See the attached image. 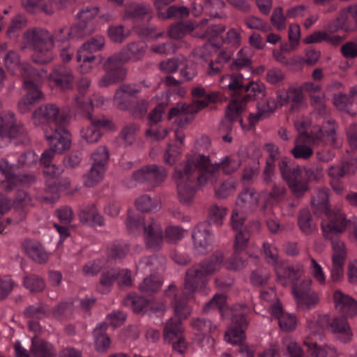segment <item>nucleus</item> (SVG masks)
<instances>
[{
    "label": "nucleus",
    "mask_w": 357,
    "mask_h": 357,
    "mask_svg": "<svg viewBox=\"0 0 357 357\" xmlns=\"http://www.w3.org/2000/svg\"><path fill=\"white\" fill-rule=\"evenodd\" d=\"M287 194V189L282 184L274 185L271 192L260 194L253 188H245L238 195L236 206L231 217V224L236 232L234 255L227 259L225 266L227 269L237 271L245 266L248 252L245 248L250 232L258 231L259 221H253L248 228L245 225V213H252L259 208L264 213L272 212V208L282 204Z\"/></svg>",
    "instance_id": "obj_1"
},
{
    "label": "nucleus",
    "mask_w": 357,
    "mask_h": 357,
    "mask_svg": "<svg viewBox=\"0 0 357 357\" xmlns=\"http://www.w3.org/2000/svg\"><path fill=\"white\" fill-rule=\"evenodd\" d=\"M96 6H84L77 14L78 21L70 29L67 27L59 28L52 35L47 30L42 28H32L27 30L23 36L24 46L33 50L32 59L38 63H47L53 60L54 42H61L59 46L60 57L63 63L68 62L73 58L75 48L70 45L69 38L80 39L91 34L95 29L93 18L98 13Z\"/></svg>",
    "instance_id": "obj_2"
},
{
    "label": "nucleus",
    "mask_w": 357,
    "mask_h": 357,
    "mask_svg": "<svg viewBox=\"0 0 357 357\" xmlns=\"http://www.w3.org/2000/svg\"><path fill=\"white\" fill-rule=\"evenodd\" d=\"M223 259L222 253L217 251L199 264L188 268L181 292L174 284L169 285L168 289L165 291V303L169 302L174 308L175 317L166 322L163 335H181L183 333L181 320L191 312L188 301L194 298L196 291L202 294L208 293V282L211 275L220 268Z\"/></svg>",
    "instance_id": "obj_3"
},
{
    "label": "nucleus",
    "mask_w": 357,
    "mask_h": 357,
    "mask_svg": "<svg viewBox=\"0 0 357 357\" xmlns=\"http://www.w3.org/2000/svg\"><path fill=\"white\" fill-rule=\"evenodd\" d=\"M219 83L220 87L231 97L225 118L221 121L220 130L226 132L231 130L234 121L239 122L244 128L241 114L245 104L265 96L264 84L254 81L245 83L243 75L236 73L222 75L220 77Z\"/></svg>",
    "instance_id": "obj_4"
},
{
    "label": "nucleus",
    "mask_w": 357,
    "mask_h": 357,
    "mask_svg": "<svg viewBox=\"0 0 357 357\" xmlns=\"http://www.w3.org/2000/svg\"><path fill=\"white\" fill-rule=\"evenodd\" d=\"M203 33L199 36L208 40V43L202 48L197 49L195 54L206 61H208L206 52L211 47L215 49L216 54L214 59H209L206 73L208 75L214 77L220 75L225 66L230 61L234 50L241 42V33L238 29H230L225 37H220L225 26L222 24H213L212 22L206 24V26L201 24Z\"/></svg>",
    "instance_id": "obj_5"
},
{
    "label": "nucleus",
    "mask_w": 357,
    "mask_h": 357,
    "mask_svg": "<svg viewBox=\"0 0 357 357\" xmlns=\"http://www.w3.org/2000/svg\"><path fill=\"white\" fill-rule=\"evenodd\" d=\"M70 116L68 112L61 110L54 104L44 105L33 113L34 124L42 127L50 146L42 154L43 162H47L52 153H61L70 149V135L66 128Z\"/></svg>",
    "instance_id": "obj_6"
},
{
    "label": "nucleus",
    "mask_w": 357,
    "mask_h": 357,
    "mask_svg": "<svg viewBox=\"0 0 357 357\" xmlns=\"http://www.w3.org/2000/svg\"><path fill=\"white\" fill-rule=\"evenodd\" d=\"M263 248L266 261L274 267L279 282L283 286L291 285L298 305L305 309L314 307L319 301V297L311 289L312 280L307 279L298 282L302 275V266H290L279 261L277 248L268 242L264 243Z\"/></svg>",
    "instance_id": "obj_7"
},
{
    "label": "nucleus",
    "mask_w": 357,
    "mask_h": 357,
    "mask_svg": "<svg viewBox=\"0 0 357 357\" xmlns=\"http://www.w3.org/2000/svg\"><path fill=\"white\" fill-rule=\"evenodd\" d=\"M4 63L7 70L12 74L23 78V87L26 94L18 103V109L22 114L26 113L38 102L43 100L45 95L37 86V82L43 77L38 70L26 63H21L19 54L10 50L4 56Z\"/></svg>",
    "instance_id": "obj_8"
},
{
    "label": "nucleus",
    "mask_w": 357,
    "mask_h": 357,
    "mask_svg": "<svg viewBox=\"0 0 357 357\" xmlns=\"http://www.w3.org/2000/svg\"><path fill=\"white\" fill-rule=\"evenodd\" d=\"M201 159L192 153L188 155L186 161L174 169V178L176 182L178 198L183 205L192 204L199 187L204 183H210L208 176L198 163Z\"/></svg>",
    "instance_id": "obj_9"
},
{
    "label": "nucleus",
    "mask_w": 357,
    "mask_h": 357,
    "mask_svg": "<svg viewBox=\"0 0 357 357\" xmlns=\"http://www.w3.org/2000/svg\"><path fill=\"white\" fill-rule=\"evenodd\" d=\"M337 128L335 121L331 119L323 122L321 126H314L310 133L298 135L291 154L296 159L307 160L313 155L312 146H325L329 144L333 148L340 147L342 141L337 139Z\"/></svg>",
    "instance_id": "obj_10"
},
{
    "label": "nucleus",
    "mask_w": 357,
    "mask_h": 357,
    "mask_svg": "<svg viewBox=\"0 0 357 357\" xmlns=\"http://www.w3.org/2000/svg\"><path fill=\"white\" fill-rule=\"evenodd\" d=\"M192 94L194 98L196 99L193 105H178L172 108L168 114V119H174V123L177 126V128L174 130V136L181 144H183L184 139L182 128L193 120L194 114L199 109L208 106L209 102H215L218 98L216 93H209L201 86L193 89Z\"/></svg>",
    "instance_id": "obj_11"
},
{
    "label": "nucleus",
    "mask_w": 357,
    "mask_h": 357,
    "mask_svg": "<svg viewBox=\"0 0 357 357\" xmlns=\"http://www.w3.org/2000/svg\"><path fill=\"white\" fill-rule=\"evenodd\" d=\"M146 45L142 42H132L124 47L119 54H114L105 61V75L100 79L99 86L107 87L122 81L126 76L123 64L131 60L140 59L145 53Z\"/></svg>",
    "instance_id": "obj_12"
},
{
    "label": "nucleus",
    "mask_w": 357,
    "mask_h": 357,
    "mask_svg": "<svg viewBox=\"0 0 357 357\" xmlns=\"http://www.w3.org/2000/svg\"><path fill=\"white\" fill-rule=\"evenodd\" d=\"M216 309L223 319L230 320L228 326L231 335H245L248 325V316L252 309L244 303H236L229 307L227 305V296L223 294H216L213 298L206 304L204 312ZM224 335H229L227 331Z\"/></svg>",
    "instance_id": "obj_13"
},
{
    "label": "nucleus",
    "mask_w": 357,
    "mask_h": 357,
    "mask_svg": "<svg viewBox=\"0 0 357 357\" xmlns=\"http://www.w3.org/2000/svg\"><path fill=\"white\" fill-rule=\"evenodd\" d=\"M37 160V155L31 150L24 152L18 157L17 165L12 163L8 158L1 159L0 172L5 177V180L0 183L1 188L10 191L18 186L26 187L33 183L35 176L22 173L20 168L31 167Z\"/></svg>",
    "instance_id": "obj_14"
},
{
    "label": "nucleus",
    "mask_w": 357,
    "mask_h": 357,
    "mask_svg": "<svg viewBox=\"0 0 357 357\" xmlns=\"http://www.w3.org/2000/svg\"><path fill=\"white\" fill-rule=\"evenodd\" d=\"M289 158H283L279 162V170L292 194L301 197L309 190L310 181H319L323 176L322 168L310 167L303 169L293 165Z\"/></svg>",
    "instance_id": "obj_15"
},
{
    "label": "nucleus",
    "mask_w": 357,
    "mask_h": 357,
    "mask_svg": "<svg viewBox=\"0 0 357 357\" xmlns=\"http://www.w3.org/2000/svg\"><path fill=\"white\" fill-rule=\"evenodd\" d=\"M304 91L309 93L314 112L319 116L326 115L327 110L324 94L321 91L320 86L312 82H305L300 87L278 91L277 93L278 102L281 105L291 104V109L292 111L296 110L303 102Z\"/></svg>",
    "instance_id": "obj_16"
},
{
    "label": "nucleus",
    "mask_w": 357,
    "mask_h": 357,
    "mask_svg": "<svg viewBox=\"0 0 357 357\" xmlns=\"http://www.w3.org/2000/svg\"><path fill=\"white\" fill-rule=\"evenodd\" d=\"M126 227L130 233L137 235L142 231L146 245L148 248L155 251L162 248L163 244L162 227L156 220L151 219L145 223L142 215L128 211Z\"/></svg>",
    "instance_id": "obj_17"
},
{
    "label": "nucleus",
    "mask_w": 357,
    "mask_h": 357,
    "mask_svg": "<svg viewBox=\"0 0 357 357\" xmlns=\"http://www.w3.org/2000/svg\"><path fill=\"white\" fill-rule=\"evenodd\" d=\"M192 154L194 156L202 158L200 161H198V163L200 165L201 169L204 171L211 184L218 181L220 170L225 174H232L239 168L247 157L246 153L243 150L240 149L236 154L225 157L220 163L213 165L208 156L199 153H194Z\"/></svg>",
    "instance_id": "obj_18"
},
{
    "label": "nucleus",
    "mask_w": 357,
    "mask_h": 357,
    "mask_svg": "<svg viewBox=\"0 0 357 357\" xmlns=\"http://www.w3.org/2000/svg\"><path fill=\"white\" fill-rule=\"evenodd\" d=\"M348 225L345 215L329 216L322 220L321 229L326 238L331 241L333 255V260L344 261L346 257L345 245L339 239V234L343 232Z\"/></svg>",
    "instance_id": "obj_19"
},
{
    "label": "nucleus",
    "mask_w": 357,
    "mask_h": 357,
    "mask_svg": "<svg viewBox=\"0 0 357 357\" xmlns=\"http://www.w3.org/2000/svg\"><path fill=\"white\" fill-rule=\"evenodd\" d=\"M163 257L159 258L157 255L146 257L137 262L136 265L137 271L138 273H150V276L144 278L143 282L139 285V289L142 292L147 294L158 291L162 284L161 275L155 273L162 268Z\"/></svg>",
    "instance_id": "obj_20"
},
{
    "label": "nucleus",
    "mask_w": 357,
    "mask_h": 357,
    "mask_svg": "<svg viewBox=\"0 0 357 357\" xmlns=\"http://www.w3.org/2000/svg\"><path fill=\"white\" fill-rule=\"evenodd\" d=\"M80 113L87 119L90 124L81 130V137L89 144L97 142L102 135L103 129L110 128L112 121L103 116H93L92 105L89 102H79Z\"/></svg>",
    "instance_id": "obj_21"
},
{
    "label": "nucleus",
    "mask_w": 357,
    "mask_h": 357,
    "mask_svg": "<svg viewBox=\"0 0 357 357\" xmlns=\"http://www.w3.org/2000/svg\"><path fill=\"white\" fill-rule=\"evenodd\" d=\"M167 172L162 167L155 164L148 165L134 172L130 180L125 181L128 188H134L137 183L154 188L160 185L166 178Z\"/></svg>",
    "instance_id": "obj_22"
},
{
    "label": "nucleus",
    "mask_w": 357,
    "mask_h": 357,
    "mask_svg": "<svg viewBox=\"0 0 357 357\" xmlns=\"http://www.w3.org/2000/svg\"><path fill=\"white\" fill-rule=\"evenodd\" d=\"M308 326L314 335H320L319 331L325 329L334 333L353 335L344 317H336L331 319L326 314H319L308 322Z\"/></svg>",
    "instance_id": "obj_23"
},
{
    "label": "nucleus",
    "mask_w": 357,
    "mask_h": 357,
    "mask_svg": "<svg viewBox=\"0 0 357 357\" xmlns=\"http://www.w3.org/2000/svg\"><path fill=\"white\" fill-rule=\"evenodd\" d=\"M0 137L15 140L17 144H24L28 141L26 130L12 112L0 114Z\"/></svg>",
    "instance_id": "obj_24"
},
{
    "label": "nucleus",
    "mask_w": 357,
    "mask_h": 357,
    "mask_svg": "<svg viewBox=\"0 0 357 357\" xmlns=\"http://www.w3.org/2000/svg\"><path fill=\"white\" fill-rule=\"evenodd\" d=\"M53 155L54 153H52L47 162H43L41 157L40 163L44 167L43 172L47 177L45 183V190L47 192L52 195L51 197H47V199L54 201L59 197V192L66 188L68 183L66 181L62 183L58 178L62 173L63 168L56 167L54 165H51Z\"/></svg>",
    "instance_id": "obj_25"
},
{
    "label": "nucleus",
    "mask_w": 357,
    "mask_h": 357,
    "mask_svg": "<svg viewBox=\"0 0 357 357\" xmlns=\"http://www.w3.org/2000/svg\"><path fill=\"white\" fill-rule=\"evenodd\" d=\"M195 253L204 255L213 249V235L207 222L198 223L192 234Z\"/></svg>",
    "instance_id": "obj_26"
},
{
    "label": "nucleus",
    "mask_w": 357,
    "mask_h": 357,
    "mask_svg": "<svg viewBox=\"0 0 357 357\" xmlns=\"http://www.w3.org/2000/svg\"><path fill=\"white\" fill-rule=\"evenodd\" d=\"M38 73L43 75L40 80L36 82L40 89V83L45 77H48L50 84L56 87L62 89H68L73 87L74 75L72 70L65 64L56 66L50 74L47 71L39 72L38 70Z\"/></svg>",
    "instance_id": "obj_27"
},
{
    "label": "nucleus",
    "mask_w": 357,
    "mask_h": 357,
    "mask_svg": "<svg viewBox=\"0 0 357 357\" xmlns=\"http://www.w3.org/2000/svg\"><path fill=\"white\" fill-rule=\"evenodd\" d=\"M165 95V101H162L159 103L155 108L151 111L148 116V124L150 128L146 131V135L152 139L158 140L165 138L167 133L168 130L162 128L157 127V123L161 120L162 114L165 112V105L168 98V93L164 92Z\"/></svg>",
    "instance_id": "obj_28"
},
{
    "label": "nucleus",
    "mask_w": 357,
    "mask_h": 357,
    "mask_svg": "<svg viewBox=\"0 0 357 357\" xmlns=\"http://www.w3.org/2000/svg\"><path fill=\"white\" fill-rule=\"evenodd\" d=\"M328 188H321L317 190L315 195H313L311 200V205L314 212L317 214H324V219H328L329 216L345 215V214L339 209L331 210L328 206Z\"/></svg>",
    "instance_id": "obj_29"
},
{
    "label": "nucleus",
    "mask_w": 357,
    "mask_h": 357,
    "mask_svg": "<svg viewBox=\"0 0 357 357\" xmlns=\"http://www.w3.org/2000/svg\"><path fill=\"white\" fill-rule=\"evenodd\" d=\"M55 215L60 223H54L53 226L59 234L58 244H62L70 236V227L74 219L73 211L68 206H62L55 211Z\"/></svg>",
    "instance_id": "obj_30"
},
{
    "label": "nucleus",
    "mask_w": 357,
    "mask_h": 357,
    "mask_svg": "<svg viewBox=\"0 0 357 357\" xmlns=\"http://www.w3.org/2000/svg\"><path fill=\"white\" fill-rule=\"evenodd\" d=\"M174 0H155L154 6L161 19L183 18L189 15V9L185 6H169Z\"/></svg>",
    "instance_id": "obj_31"
},
{
    "label": "nucleus",
    "mask_w": 357,
    "mask_h": 357,
    "mask_svg": "<svg viewBox=\"0 0 357 357\" xmlns=\"http://www.w3.org/2000/svg\"><path fill=\"white\" fill-rule=\"evenodd\" d=\"M135 85L123 84L115 93L114 103L121 110H127L134 104V96L139 92Z\"/></svg>",
    "instance_id": "obj_32"
},
{
    "label": "nucleus",
    "mask_w": 357,
    "mask_h": 357,
    "mask_svg": "<svg viewBox=\"0 0 357 357\" xmlns=\"http://www.w3.org/2000/svg\"><path fill=\"white\" fill-rule=\"evenodd\" d=\"M271 315L277 319L280 328L284 332L293 331L297 323L296 317L291 314L285 313L281 304L277 301L270 306Z\"/></svg>",
    "instance_id": "obj_33"
},
{
    "label": "nucleus",
    "mask_w": 357,
    "mask_h": 357,
    "mask_svg": "<svg viewBox=\"0 0 357 357\" xmlns=\"http://www.w3.org/2000/svg\"><path fill=\"white\" fill-rule=\"evenodd\" d=\"M265 149L268 153V157L266 159V166L264 169L263 179L268 184L273 181L275 169V161H280L284 158H280L279 148L275 144L271 143L266 144Z\"/></svg>",
    "instance_id": "obj_34"
},
{
    "label": "nucleus",
    "mask_w": 357,
    "mask_h": 357,
    "mask_svg": "<svg viewBox=\"0 0 357 357\" xmlns=\"http://www.w3.org/2000/svg\"><path fill=\"white\" fill-rule=\"evenodd\" d=\"M333 299L336 310L344 316L353 317L357 314V302L349 296L336 290Z\"/></svg>",
    "instance_id": "obj_35"
},
{
    "label": "nucleus",
    "mask_w": 357,
    "mask_h": 357,
    "mask_svg": "<svg viewBox=\"0 0 357 357\" xmlns=\"http://www.w3.org/2000/svg\"><path fill=\"white\" fill-rule=\"evenodd\" d=\"M202 23L204 26H206V24H208L209 22L208 20L204 19L202 20L199 24H195V23L191 22L187 23H176L170 26L169 36L170 38L179 39L183 38L186 33L194 31L196 29L197 31L195 34L200 38L199 35L203 33V28L201 26Z\"/></svg>",
    "instance_id": "obj_36"
},
{
    "label": "nucleus",
    "mask_w": 357,
    "mask_h": 357,
    "mask_svg": "<svg viewBox=\"0 0 357 357\" xmlns=\"http://www.w3.org/2000/svg\"><path fill=\"white\" fill-rule=\"evenodd\" d=\"M357 165L356 157L349 153L347 151V155H344L341 166H331L328 171L329 176L332 179H337L343 177L347 174H353Z\"/></svg>",
    "instance_id": "obj_37"
},
{
    "label": "nucleus",
    "mask_w": 357,
    "mask_h": 357,
    "mask_svg": "<svg viewBox=\"0 0 357 357\" xmlns=\"http://www.w3.org/2000/svg\"><path fill=\"white\" fill-rule=\"evenodd\" d=\"M79 218L82 223L91 227H102L105 225L104 218L98 212L94 204L83 206L79 211Z\"/></svg>",
    "instance_id": "obj_38"
},
{
    "label": "nucleus",
    "mask_w": 357,
    "mask_h": 357,
    "mask_svg": "<svg viewBox=\"0 0 357 357\" xmlns=\"http://www.w3.org/2000/svg\"><path fill=\"white\" fill-rule=\"evenodd\" d=\"M139 128V125L137 123L126 124L116 139V144L123 148L133 145L138 137Z\"/></svg>",
    "instance_id": "obj_39"
},
{
    "label": "nucleus",
    "mask_w": 357,
    "mask_h": 357,
    "mask_svg": "<svg viewBox=\"0 0 357 357\" xmlns=\"http://www.w3.org/2000/svg\"><path fill=\"white\" fill-rule=\"evenodd\" d=\"M22 249L30 258L38 263H45L48 259L47 252L38 241L26 239L22 243Z\"/></svg>",
    "instance_id": "obj_40"
},
{
    "label": "nucleus",
    "mask_w": 357,
    "mask_h": 357,
    "mask_svg": "<svg viewBox=\"0 0 357 357\" xmlns=\"http://www.w3.org/2000/svg\"><path fill=\"white\" fill-rule=\"evenodd\" d=\"M30 353L33 357H56L57 355L54 346L39 336L32 337Z\"/></svg>",
    "instance_id": "obj_41"
},
{
    "label": "nucleus",
    "mask_w": 357,
    "mask_h": 357,
    "mask_svg": "<svg viewBox=\"0 0 357 357\" xmlns=\"http://www.w3.org/2000/svg\"><path fill=\"white\" fill-rule=\"evenodd\" d=\"M126 317V314L122 311H116L108 314L106 321L99 324L94 328L93 335H105L109 328H116L121 325Z\"/></svg>",
    "instance_id": "obj_42"
},
{
    "label": "nucleus",
    "mask_w": 357,
    "mask_h": 357,
    "mask_svg": "<svg viewBox=\"0 0 357 357\" xmlns=\"http://www.w3.org/2000/svg\"><path fill=\"white\" fill-rule=\"evenodd\" d=\"M76 57L78 62H82L79 67V71L82 74L91 72L102 62V57L100 55L87 54L78 50Z\"/></svg>",
    "instance_id": "obj_43"
},
{
    "label": "nucleus",
    "mask_w": 357,
    "mask_h": 357,
    "mask_svg": "<svg viewBox=\"0 0 357 357\" xmlns=\"http://www.w3.org/2000/svg\"><path fill=\"white\" fill-rule=\"evenodd\" d=\"M344 39V36L330 35L324 29V31H316L307 36L303 39V43L305 44H312L320 43L325 41L329 44L336 45L342 43Z\"/></svg>",
    "instance_id": "obj_44"
},
{
    "label": "nucleus",
    "mask_w": 357,
    "mask_h": 357,
    "mask_svg": "<svg viewBox=\"0 0 357 357\" xmlns=\"http://www.w3.org/2000/svg\"><path fill=\"white\" fill-rule=\"evenodd\" d=\"M24 314L30 318L29 328L31 332H40L41 327L38 319H42L45 315V310L40 305H31L24 310Z\"/></svg>",
    "instance_id": "obj_45"
},
{
    "label": "nucleus",
    "mask_w": 357,
    "mask_h": 357,
    "mask_svg": "<svg viewBox=\"0 0 357 357\" xmlns=\"http://www.w3.org/2000/svg\"><path fill=\"white\" fill-rule=\"evenodd\" d=\"M252 50L249 47H244L237 53L236 58L229 65L231 70H240L250 67L252 64Z\"/></svg>",
    "instance_id": "obj_46"
},
{
    "label": "nucleus",
    "mask_w": 357,
    "mask_h": 357,
    "mask_svg": "<svg viewBox=\"0 0 357 357\" xmlns=\"http://www.w3.org/2000/svg\"><path fill=\"white\" fill-rule=\"evenodd\" d=\"M137 210L142 212L155 213L160 208V204L156 198H151L149 195H143L135 200Z\"/></svg>",
    "instance_id": "obj_47"
},
{
    "label": "nucleus",
    "mask_w": 357,
    "mask_h": 357,
    "mask_svg": "<svg viewBox=\"0 0 357 357\" xmlns=\"http://www.w3.org/2000/svg\"><path fill=\"white\" fill-rule=\"evenodd\" d=\"M105 44V38L102 35H96L90 38L88 40L83 43L78 51H82L87 54H93V53L102 50Z\"/></svg>",
    "instance_id": "obj_48"
},
{
    "label": "nucleus",
    "mask_w": 357,
    "mask_h": 357,
    "mask_svg": "<svg viewBox=\"0 0 357 357\" xmlns=\"http://www.w3.org/2000/svg\"><path fill=\"white\" fill-rule=\"evenodd\" d=\"M298 224L300 229L305 234H312L316 229V224L310 211L307 208H303L300 211Z\"/></svg>",
    "instance_id": "obj_49"
},
{
    "label": "nucleus",
    "mask_w": 357,
    "mask_h": 357,
    "mask_svg": "<svg viewBox=\"0 0 357 357\" xmlns=\"http://www.w3.org/2000/svg\"><path fill=\"white\" fill-rule=\"evenodd\" d=\"M151 301V298H145L135 293L130 294L124 299L126 306L131 308L135 312H141Z\"/></svg>",
    "instance_id": "obj_50"
},
{
    "label": "nucleus",
    "mask_w": 357,
    "mask_h": 357,
    "mask_svg": "<svg viewBox=\"0 0 357 357\" xmlns=\"http://www.w3.org/2000/svg\"><path fill=\"white\" fill-rule=\"evenodd\" d=\"M117 269H110L102 273L100 280V284L97 289L101 294H107L110 291L111 287L114 282L116 280Z\"/></svg>",
    "instance_id": "obj_51"
},
{
    "label": "nucleus",
    "mask_w": 357,
    "mask_h": 357,
    "mask_svg": "<svg viewBox=\"0 0 357 357\" xmlns=\"http://www.w3.org/2000/svg\"><path fill=\"white\" fill-rule=\"evenodd\" d=\"M307 351L310 357H334L336 354V350L334 347L318 345L315 343H307Z\"/></svg>",
    "instance_id": "obj_52"
},
{
    "label": "nucleus",
    "mask_w": 357,
    "mask_h": 357,
    "mask_svg": "<svg viewBox=\"0 0 357 357\" xmlns=\"http://www.w3.org/2000/svg\"><path fill=\"white\" fill-rule=\"evenodd\" d=\"M22 5L30 13H44L51 15V8L47 6V2L44 0H22Z\"/></svg>",
    "instance_id": "obj_53"
},
{
    "label": "nucleus",
    "mask_w": 357,
    "mask_h": 357,
    "mask_svg": "<svg viewBox=\"0 0 357 357\" xmlns=\"http://www.w3.org/2000/svg\"><path fill=\"white\" fill-rule=\"evenodd\" d=\"M346 11H340L338 16L328 22V23L324 26L326 31L331 35L337 32L340 29H348L350 26L347 22V18L345 16Z\"/></svg>",
    "instance_id": "obj_54"
},
{
    "label": "nucleus",
    "mask_w": 357,
    "mask_h": 357,
    "mask_svg": "<svg viewBox=\"0 0 357 357\" xmlns=\"http://www.w3.org/2000/svg\"><path fill=\"white\" fill-rule=\"evenodd\" d=\"M151 7L145 4L133 3L126 11V17L135 19L151 17Z\"/></svg>",
    "instance_id": "obj_55"
},
{
    "label": "nucleus",
    "mask_w": 357,
    "mask_h": 357,
    "mask_svg": "<svg viewBox=\"0 0 357 357\" xmlns=\"http://www.w3.org/2000/svg\"><path fill=\"white\" fill-rule=\"evenodd\" d=\"M23 285L24 288L32 293L42 291L45 287V283L43 279L35 274H29L24 276Z\"/></svg>",
    "instance_id": "obj_56"
},
{
    "label": "nucleus",
    "mask_w": 357,
    "mask_h": 357,
    "mask_svg": "<svg viewBox=\"0 0 357 357\" xmlns=\"http://www.w3.org/2000/svg\"><path fill=\"white\" fill-rule=\"evenodd\" d=\"M350 94L351 96L342 93L335 94L333 96V103L339 110L353 115L354 114L351 113L349 109L352 105L354 98H356V96H353L351 93Z\"/></svg>",
    "instance_id": "obj_57"
},
{
    "label": "nucleus",
    "mask_w": 357,
    "mask_h": 357,
    "mask_svg": "<svg viewBox=\"0 0 357 357\" xmlns=\"http://www.w3.org/2000/svg\"><path fill=\"white\" fill-rule=\"evenodd\" d=\"M227 210L222 206L213 204L208 210V221L216 226H220L227 215Z\"/></svg>",
    "instance_id": "obj_58"
},
{
    "label": "nucleus",
    "mask_w": 357,
    "mask_h": 357,
    "mask_svg": "<svg viewBox=\"0 0 357 357\" xmlns=\"http://www.w3.org/2000/svg\"><path fill=\"white\" fill-rule=\"evenodd\" d=\"M105 170L103 167L92 165L84 176V184L88 187L95 185L103 178Z\"/></svg>",
    "instance_id": "obj_59"
},
{
    "label": "nucleus",
    "mask_w": 357,
    "mask_h": 357,
    "mask_svg": "<svg viewBox=\"0 0 357 357\" xmlns=\"http://www.w3.org/2000/svg\"><path fill=\"white\" fill-rule=\"evenodd\" d=\"M109 151L105 146H99L91 155L92 165L106 169L109 160Z\"/></svg>",
    "instance_id": "obj_60"
},
{
    "label": "nucleus",
    "mask_w": 357,
    "mask_h": 357,
    "mask_svg": "<svg viewBox=\"0 0 357 357\" xmlns=\"http://www.w3.org/2000/svg\"><path fill=\"white\" fill-rule=\"evenodd\" d=\"M107 31L110 40L117 43H123L129 36L128 29L123 25H111Z\"/></svg>",
    "instance_id": "obj_61"
},
{
    "label": "nucleus",
    "mask_w": 357,
    "mask_h": 357,
    "mask_svg": "<svg viewBox=\"0 0 357 357\" xmlns=\"http://www.w3.org/2000/svg\"><path fill=\"white\" fill-rule=\"evenodd\" d=\"M192 327L198 331L200 335H208V333H215L216 326L210 320L204 318H197L193 319L191 322Z\"/></svg>",
    "instance_id": "obj_62"
},
{
    "label": "nucleus",
    "mask_w": 357,
    "mask_h": 357,
    "mask_svg": "<svg viewBox=\"0 0 357 357\" xmlns=\"http://www.w3.org/2000/svg\"><path fill=\"white\" fill-rule=\"evenodd\" d=\"M185 233V231L179 226L169 225L165 228V236L162 235V237L168 243H176L184 237Z\"/></svg>",
    "instance_id": "obj_63"
},
{
    "label": "nucleus",
    "mask_w": 357,
    "mask_h": 357,
    "mask_svg": "<svg viewBox=\"0 0 357 357\" xmlns=\"http://www.w3.org/2000/svg\"><path fill=\"white\" fill-rule=\"evenodd\" d=\"M73 303L63 301L58 304L52 310V315L59 320L69 318L73 312Z\"/></svg>",
    "instance_id": "obj_64"
}]
</instances>
